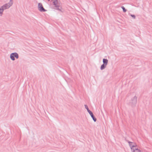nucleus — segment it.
Segmentation results:
<instances>
[{"mask_svg": "<svg viewBox=\"0 0 152 152\" xmlns=\"http://www.w3.org/2000/svg\"><path fill=\"white\" fill-rule=\"evenodd\" d=\"M108 60L107 59L103 58V64H105V65H107L108 63Z\"/></svg>", "mask_w": 152, "mask_h": 152, "instance_id": "8", "label": "nucleus"}, {"mask_svg": "<svg viewBox=\"0 0 152 152\" xmlns=\"http://www.w3.org/2000/svg\"><path fill=\"white\" fill-rule=\"evenodd\" d=\"M53 4L55 6L56 10L60 11H62L61 10L62 7L59 1L58 0H54L53 2Z\"/></svg>", "mask_w": 152, "mask_h": 152, "instance_id": "1", "label": "nucleus"}, {"mask_svg": "<svg viewBox=\"0 0 152 152\" xmlns=\"http://www.w3.org/2000/svg\"><path fill=\"white\" fill-rule=\"evenodd\" d=\"M85 107V108H86L88 112L90 114V115L91 116V118H92L93 120H94V122H96V119L95 117L94 116V114H93L92 112L89 109L88 106H87V105L85 104L84 105Z\"/></svg>", "mask_w": 152, "mask_h": 152, "instance_id": "3", "label": "nucleus"}, {"mask_svg": "<svg viewBox=\"0 0 152 152\" xmlns=\"http://www.w3.org/2000/svg\"><path fill=\"white\" fill-rule=\"evenodd\" d=\"M128 142L131 148L132 151L138 148L136 144L134 143L129 141H128Z\"/></svg>", "mask_w": 152, "mask_h": 152, "instance_id": "4", "label": "nucleus"}, {"mask_svg": "<svg viewBox=\"0 0 152 152\" xmlns=\"http://www.w3.org/2000/svg\"><path fill=\"white\" fill-rule=\"evenodd\" d=\"M121 8L123 9V11L124 12H125L126 11V10L125 9V7L124 6H122Z\"/></svg>", "mask_w": 152, "mask_h": 152, "instance_id": "12", "label": "nucleus"}, {"mask_svg": "<svg viewBox=\"0 0 152 152\" xmlns=\"http://www.w3.org/2000/svg\"><path fill=\"white\" fill-rule=\"evenodd\" d=\"M13 2L12 0H10V2L7 4H6L2 6V7L4 10L8 9L13 4Z\"/></svg>", "mask_w": 152, "mask_h": 152, "instance_id": "5", "label": "nucleus"}, {"mask_svg": "<svg viewBox=\"0 0 152 152\" xmlns=\"http://www.w3.org/2000/svg\"><path fill=\"white\" fill-rule=\"evenodd\" d=\"M4 10V8H3L2 7V6H1L0 8V15H1V16L2 15Z\"/></svg>", "mask_w": 152, "mask_h": 152, "instance_id": "10", "label": "nucleus"}, {"mask_svg": "<svg viewBox=\"0 0 152 152\" xmlns=\"http://www.w3.org/2000/svg\"><path fill=\"white\" fill-rule=\"evenodd\" d=\"M137 102V97L134 96L133 98H132L131 100L129 103V104L132 107H133L136 106Z\"/></svg>", "mask_w": 152, "mask_h": 152, "instance_id": "2", "label": "nucleus"}, {"mask_svg": "<svg viewBox=\"0 0 152 152\" xmlns=\"http://www.w3.org/2000/svg\"><path fill=\"white\" fill-rule=\"evenodd\" d=\"M107 65H105L104 64H103L101 66L100 69L102 70L104 69L106 67Z\"/></svg>", "mask_w": 152, "mask_h": 152, "instance_id": "9", "label": "nucleus"}, {"mask_svg": "<svg viewBox=\"0 0 152 152\" xmlns=\"http://www.w3.org/2000/svg\"><path fill=\"white\" fill-rule=\"evenodd\" d=\"M132 152H142L138 148L135 149L134 150H133Z\"/></svg>", "mask_w": 152, "mask_h": 152, "instance_id": "11", "label": "nucleus"}, {"mask_svg": "<svg viewBox=\"0 0 152 152\" xmlns=\"http://www.w3.org/2000/svg\"><path fill=\"white\" fill-rule=\"evenodd\" d=\"M15 57L18 59L19 58L18 54L16 53H12L10 55L11 59L12 61H14L15 59Z\"/></svg>", "mask_w": 152, "mask_h": 152, "instance_id": "6", "label": "nucleus"}, {"mask_svg": "<svg viewBox=\"0 0 152 152\" xmlns=\"http://www.w3.org/2000/svg\"><path fill=\"white\" fill-rule=\"evenodd\" d=\"M38 8L39 10L41 12H45L46 10L45 9L41 3H39L38 4Z\"/></svg>", "mask_w": 152, "mask_h": 152, "instance_id": "7", "label": "nucleus"}, {"mask_svg": "<svg viewBox=\"0 0 152 152\" xmlns=\"http://www.w3.org/2000/svg\"><path fill=\"white\" fill-rule=\"evenodd\" d=\"M134 19L136 17L134 15H130Z\"/></svg>", "mask_w": 152, "mask_h": 152, "instance_id": "13", "label": "nucleus"}]
</instances>
